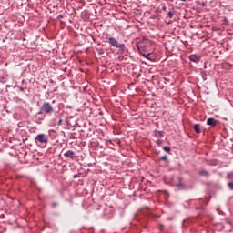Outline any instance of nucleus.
Returning a JSON list of instances; mask_svg holds the SVG:
<instances>
[{"label": "nucleus", "mask_w": 233, "mask_h": 233, "mask_svg": "<svg viewBox=\"0 0 233 233\" xmlns=\"http://www.w3.org/2000/svg\"><path fill=\"white\" fill-rule=\"evenodd\" d=\"M143 56H144V57H146V59H152V58H150V56H152V54H150V53H148L147 55L144 54Z\"/></svg>", "instance_id": "6ab92c4d"}, {"label": "nucleus", "mask_w": 233, "mask_h": 233, "mask_svg": "<svg viewBox=\"0 0 233 233\" xmlns=\"http://www.w3.org/2000/svg\"><path fill=\"white\" fill-rule=\"evenodd\" d=\"M167 17H169V19H172V17H174V12L169 11V12L167 13Z\"/></svg>", "instance_id": "2eb2a0df"}, {"label": "nucleus", "mask_w": 233, "mask_h": 233, "mask_svg": "<svg viewBox=\"0 0 233 233\" xmlns=\"http://www.w3.org/2000/svg\"><path fill=\"white\" fill-rule=\"evenodd\" d=\"M207 124L209 125V127H216L218 125V120L210 117V118H208Z\"/></svg>", "instance_id": "0eeeda50"}, {"label": "nucleus", "mask_w": 233, "mask_h": 233, "mask_svg": "<svg viewBox=\"0 0 233 233\" xmlns=\"http://www.w3.org/2000/svg\"><path fill=\"white\" fill-rule=\"evenodd\" d=\"M64 156L67 159H76V157H77V156H76V152H74L72 150L66 151V153H64Z\"/></svg>", "instance_id": "20e7f679"}, {"label": "nucleus", "mask_w": 233, "mask_h": 233, "mask_svg": "<svg viewBox=\"0 0 233 233\" xmlns=\"http://www.w3.org/2000/svg\"><path fill=\"white\" fill-rule=\"evenodd\" d=\"M177 181L178 183L176 184L177 188H178L179 190H185L186 186H185V183H183V177H177Z\"/></svg>", "instance_id": "39448f33"}, {"label": "nucleus", "mask_w": 233, "mask_h": 233, "mask_svg": "<svg viewBox=\"0 0 233 233\" xmlns=\"http://www.w3.org/2000/svg\"><path fill=\"white\" fill-rule=\"evenodd\" d=\"M19 90H20V92H25V88L22 86H19Z\"/></svg>", "instance_id": "b1692460"}, {"label": "nucleus", "mask_w": 233, "mask_h": 233, "mask_svg": "<svg viewBox=\"0 0 233 233\" xmlns=\"http://www.w3.org/2000/svg\"><path fill=\"white\" fill-rule=\"evenodd\" d=\"M163 136H164L163 131H158L157 129L154 131V137H155L161 138V137H163Z\"/></svg>", "instance_id": "1a4fd4ad"}, {"label": "nucleus", "mask_w": 233, "mask_h": 233, "mask_svg": "<svg viewBox=\"0 0 233 233\" xmlns=\"http://www.w3.org/2000/svg\"><path fill=\"white\" fill-rule=\"evenodd\" d=\"M124 59H125V56H118L119 61H123Z\"/></svg>", "instance_id": "5701e85b"}, {"label": "nucleus", "mask_w": 233, "mask_h": 233, "mask_svg": "<svg viewBox=\"0 0 233 233\" xmlns=\"http://www.w3.org/2000/svg\"><path fill=\"white\" fill-rule=\"evenodd\" d=\"M227 179H229V181H233V172L228 173Z\"/></svg>", "instance_id": "4468645a"}, {"label": "nucleus", "mask_w": 233, "mask_h": 233, "mask_svg": "<svg viewBox=\"0 0 233 233\" xmlns=\"http://www.w3.org/2000/svg\"><path fill=\"white\" fill-rule=\"evenodd\" d=\"M107 43L110 45V46H115V48H119L121 52H125V50H127V46H125V44H119L117 42V39L114 37H109Z\"/></svg>", "instance_id": "f03ea898"}, {"label": "nucleus", "mask_w": 233, "mask_h": 233, "mask_svg": "<svg viewBox=\"0 0 233 233\" xmlns=\"http://www.w3.org/2000/svg\"><path fill=\"white\" fill-rule=\"evenodd\" d=\"M157 143H161V140H157Z\"/></svg>", "instance_id": "cd10ccee"}, {"label": "nucleus", "mask_w": 233, "mask_h": 233, "mask_svg": "<svg viewBox=\"0 0 233 233\" xmlns=\"http://www.w3.org/2000/svg\"><path fill=\"white\" fill-rule=\"evenodd\" d=\"M189 61H192L193 63H199V61H201V56L199 55H190Z\"/></svg>", "instance_id": "423d86ee"}, {"label": "nucleus", "mask_w": 233, "mask_h": 233, "mask_svg": "<svg viewBox=\"0 0 233 233\" xmlns=\"http://www.w3.org/2000/svg\"><path fill=\"white\" fill-rule=\"evenodd\" d=\"M224 66H228V68H232V65L228 62L223 64Z\"/></svg>", "instance_id": "f3484780"}, {"label": "nucleus", "mask_w": 233, "mask_h": 233, "mask_svg": "<svg viewBox=\"0 0 233 233\" xmlns=\"http://www.w3.org/2000/svg\"><path fill=\"white\" fill-rule=\"evenodd\" d=\"M56 117L53 119V121H57L58 119V126L60 127V125H63V119L61 117H59V116H57V114L55 115Z\"/></svg>", "instance_id": "9b49d317"}, {"label": "nucleus", "mask_w": 233, "mask_h": 233, "mask_svg": "<svg viewBox=\"0 0 233 233\" xmlns=\"http://www.w3.org/2000/svg\"><path fill=\"white\" fill-rule=\"evenodd\" d=\"M57 205H59L57 202H53V203L51 204V207H52L53 208H56V207H57Z\"/></svg>", "instance_id": "412c9836"}, {"label": "nucleus", "mask_w": 233, "mask_h": 233, "mask_svg": "<svg viewBox=\"0 0 233 233\" xmlns=\"http://www.w3.org/2000/svg\"><path fill=\"white\" fill-rule=\"evenodd\" d=\"M163 150H165V152H170L171 148H170V147H168V146H165V147H163Z\"/></svg>", "instance_id": "dca6fc26"}, {"label": "nucleus", "mask_w": 233, "mask_h": 233, "mask_svg": "<svg viewBox=\"0 0 233 233\" xmlns=\"http://www.w3.org/2000/svg\"><path fill=\"white\" fill-rule=\"evenodd\" d=\"M228 187L229 190H233V182L228 183Z\"/></svg>", "instance_id": "aec40b11"}, {"label": "nucleus", "mask_w": 233, "mask_h": 233, "mask_svg": "<svg viewBox=\"0 0 233 233\" xmlns=\"http://www.w3.org/2000/svg\"><path fill=\"white\" fill-rule=\"evenodd\" d=\"M58 19H63V15H59Z\"/></svg>", "instance_id": "a878e982"}, {"label": "nucleus", "mask_w": 233, "mask_h": 233, "mask_svg": "<svg viewBox=\"0 0 233 233\" xmlns=\"http://www.w3.org/2000/svg\"><path fill=\"white\" fill-rule=\"evenodd\" d=\"M92 134H94V131H91L90 133H87V137H92Z\"/></svg>", "instance_id": "4be33fe9"}, {"label": "nucleus", "mask_w": 233, "mask_h": 233, "mask_svg": "<svg viewBox=\"0 0 233 233\" xmlns=\"http://www.w3.org/2000/svg\"><path fill=\"white\" fill-rule=\"evenodd\" d=\"M180 1H187V0H180Z\"/></svg>", "instance_id": "c756f323"}, {"label": "nucleus", "mask_w": 233, "mask_h": 233, "mask_svg": "<svg viewBox=\"0 0 233 233\" xmlns=\"http://www.w3.org/2000/svg\"><path fill=\"white\" fill-rule=\"evenodd\" d=\"M160 231L163 232V225H160Z\"/></svg>", "instance_id": "393cba45"}, {"label": "nucleus", "mask_w": 233, "mask_h": 233, "mask_svg": "<svg viewBox=\"0 0 233 233\" xmlns=\"http://www.w3.org/2000/svg\"><path fill=\"white\" fill-rule=\"evenodd\" d=\"M198 5H199L200 6H207V1H203V0H198L197 1Z\"/></svg>", "instance_id": "f8f14e48"}, {"label": "nucleus", "mask_w": 233, "mask_h": 233, "mask_svg": "<svg viewBox=\"0 0 233 233\" xmlns=\"http://www.w3.org/2000/svg\"><path fill=\"white\" fill-rule=\"evenodd\" d=\"M38 114H43L44 116H53V114H57L56 110L54 109V106H52V104L49 102H46L42 105L40 107V111Z\"/></svg>", "instance_id": "f257e3e1"}, {"label": "nucleus", "mask_w": 233, "mask_h": 233, "mask_svg": "<svg viewBox=\"0 0 233 233\" xmlns=\"http://www.w3.org/2000/svg\"><path fill=\"white\" fill-rule=\"evenodd\" d=\"M35 143H41V144L46 145V143H48V135L38 134L35 137Z\"/></svg>", "instance_id": "7ed1b4c3"}, {"label": "nucleus", "mask_w": 233, "mask_h": 233, "mask_svg": "<svg viewBox=\"0 0 233 233\" xmlns=\"http://www.w3.org/2000/svg\"><path fill=\"white\" fill-rule=\"evenodd\" d=\"M200 75H201V77H202V79H203V81H207V72H205V71H202L201 73H200Z\"/></svg>", "instance_id": "ddd939ff"}, {"label": "nucleus", "mask_w": 233, "mask_h": 233, "mask_svg": "<svg viewBox=\"0 0 233 233\" xmlns=\"http://www.w3.org/2000/svg\"><path fill=\"white\" fill-rule=\"evenodd\" d=\"M198 175L201 176V177H210V173H208L207 170L199 171Z\"/></svg>", "instance_id": "6e6552de"}, {"label": "nucleus", "mask_w": 233, "mask_h": 233, "mask_svg": "<svg viewBox=\"0 0 233 233\" xmlns=\"http://www.w3.org/2000/svg\"><path fill=\"white\" fill-rule=\"evenodd\" d=\"M162 10H167V6H163V7H162Z\"/></svg>", "instance_id": "bb28decb"}, {"label": "nucleus", "mask_w": 233, "mask_h": 233, "mask_svg": "<svg viewBox=\"0 0 233 233\" xmlns=\"http://www.w3.org/2000/svg\"><path fill=\"white\" fill-rule=\"evenodd\" d=\"M52 103H56V100H53Z\"/></svg>", "instance_id": "c85d7f7f"}, {"label": "nucleus", "mask_w": 233, "mask_h": 233, "mask_svg": "<svg viewBox=\"0 0 233 233\" xmlns=\"http://www.w3.org/2000/svg\"><path fill=\"white\" fill-rule=\"evenodd\" d=\"M161 161H168V157L167 155L160 157Z\"/></svg>", "instance_id": "a211bd4d"}, {"label": "nucleus", "mask_w": 233, "mask_h": 233, "mask_svg": "<svg viewBox=\"0 0 233 233\" xmlns=\"http://www.w3.org/2000/svg\"><path fill=\"white\" fill-rule=\"evenodd\" d=\"M193 128L197 134H201V128L199 127V124H195Z\"/></svg>", "instance_id": "9d476101"}]
</instances>
